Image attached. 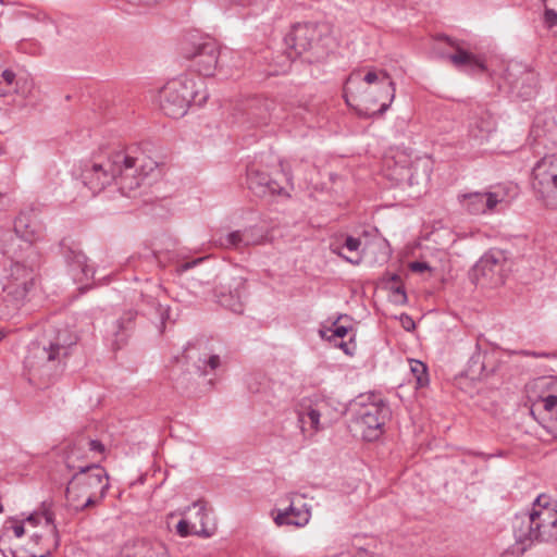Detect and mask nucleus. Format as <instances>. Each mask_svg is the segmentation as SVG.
I'll return each mask as SVG.
<instances>
[{
	"mask_svg": "<svg viewBox=\"0 0 557 557\" xmlns=\"http://www.w3.org/2000/svg\"><path fill=\"white\" fill-rule=\"evenodd\" d=\"M515 544L502 557H520L534 542L557 540V504L547 495H539L532 511L516 515L512 520Z\"/></svg>",
	"mask_w": 557,
	"mask_h": 557,
	"instance_id": "obj_1",
	"label": "nucleus"
},
{
	"mask_svg": "<svg viewBox=\"0 0 557 557\" xmlns=\"http://www.w3.org/2000/svg\"><path fill=\"white\" fill-rule=\"evenodd\" d=\"M76 342L77 336L67 327L57 330L42 344L30 346L25 367L34 377L49 382L63 370L70 349Z\"/></svg>",
	"mask_w": 557,
	"mask_h": 557,
	"instance_id": "obj_2",
	"label": "nucleus"
},
{
	"mask_svg": "<svg viewBox=\"0 0 557 557\" xmlns=\"http://www.w3.org/2000/svg\"><path fill=\"white\" fill-rule=\"evenodd\" d=\"M67 467L77 469L65 490L70 506L75 510H84L104 497L109 488V476L101 466H75L67 462Z\"/></svg>",
	"mask_w": 557,
	"mask_h": 557,
	"instance_id": "obj_3",
	"label": "nucleus"
},
{
	"mask_svg": "<svg viewBox=\"0 0 557 557\" xmlns=\"http://www.w3.org/2000/svg\"><path fill=\"white\" fill-rule=\"evenodd\" d=\"M135 150L126 149L111 153L109 165L115 172L113 182L122 195L132 197L145 180L157 169V163L143 153L135 156Z\"/></svg>",
	"mask_w": 557,
	"mask_h": 557,
	"instance_id": "obj_4",
	"label": "nucleus"
},
{
	"mask_svg": "<svg viewBox=\"0 0 557 557\" xmlns=\"http://www.w3.org/2000/svg\"><path fill=\"white\" fill-rule=\"evenodd\" d=\"M354 428L368 442L376 441L384 433V425L391 417V409L381 396L360 395L352 404Z\"/></svg>",
	"mask_w": 557,
	"mask_h": 557,
	"instance_id": "obj_5",
	"label": "nucleus"
},
{
	"mask_svg": "<svg viewBox=\"0 0 557 557\" xmlns=\"http://www.w3.org/2000/svg\"><path fill=\"white\" fill-rule=\"evenodd\" d=\"M362 82L368 85H375L379 95H375V88H369L360 99L359 114L367 117H375L383 115L391 107L395 99L396 87L395 82L385 70L370 67Z\"/></svg>",
	"mask_w": 557,
	"mask_h": 557,
	"instance_id": "obj_6",
	"label": "nucleus"
},
{
	"mask_svg": "<svg viewBox=\"0 0 557 557\" xmlns=\"http://www.w3.org/2000/svg\"><path fill=\"white\" fill-rule=\"evenodd\" d=\"M197 82L188 75H181L177 78L169 81L160 90V108L163 113L172 119L184 116L190 103L197 101L199 91Z\"/></svg>",
	"mask_w": 557,
	"mask_h": 557,
	"instance_id": "obj_7",
	"label": "nucleus"
},
{
	"mask_svg": "<svg viewBox=\"0 0 557 557\" xmlns=\"http://www.w3.org/2000/svg\"><path fill=\"white\" fill-rule=\"evenodd\" d=\"M534 386L540 394L533 399L530 412L544 429L557 436V380L541 377Z\"/></svg>",
	"mask_w": 557,
	"mask_h": 557,
	"instance_id": "obj_8",
	"label": "nucleus"
},
{
	"mask_svg": "<svg viewBox=\"0 0 557 557\" xmlns=\"http://www.w3.org/2000/svg\"><path fill=\"white\" fill-rule=\"evenodd\" d=\"M325 30V27L318 23H298L293 26L286 37V42L297 54L312 51L314 61H320L327 53V48L324 44Z\"/></svg>",
	"mask_w": 557,
	"mask_h": 557,
	"instance_id": "obj_9",
	"label": "nucleus"
},
{
	"mask_svg": "<svg viewBox=\"0 0 557 557\" xmlns=\"http://www.w3.org/2000/svg\"><path fill=\"white\" fill-rule=\"evenodd\" d=\"M532 188L547 208H557V154L541 158L532 169Z\"/></svg>",
	"mask_w": 557,
	"mask_h": 557,
	"instance_id": "obj_10",
	"label": "nucleus"
},
{
	"mask_svg": "<svg viewBox=\"0 0 557 557\" xmlns=\"http://www.w3.org/2000/svg\"><path fill=\"white\" fill-rule=\"evenodd\" d=\"M506 258L500 250H488L475 263L472 276L476 284L498 286L504 283Z\"/></svg>",
	"mask_w": 557,
	"mask_h": 557,
	"instance_id": "obj_11",
	"label": "nucleus"
},
{
	"mask_svg": "<svg viewBox=\"0 0 557 557\" xmlns=\"http://www.w3.org/2000/svg\"><path fill=\"white\" fill-rule=\"evenodd\" d=\"M33 272L21 263L12 264L10 275L3 283L4 300L18 308L33 286Z\"/></svg>",
	"mask_w": 557,
	"mask_h": 557,
	"instance_id": "obj_12",
	"label": "nucleus"
},
{
	"mask_svg": "<svg viewBox=\"0 0 557 557\" xmlns=\"http://www.w3.org/2000/svg\"><path fill=\"white\" fill-rule=\"evenodd\" d=\"M500 366L499 354L494 348H485L476 343L475 350L471 355L465 374L472 381L488 379L495 374Z\"/></svg>",
	"mask_w": 557,
	"mask_h": 557,
	"instance_id": "obj_13",
	"label": "nucleus"
},
{
	"mask_svg": "<svg viewBox=\"0 0 557 557\" xmlns=\"http://www.w3.org/2000/svg\"><path fill=\"white\" fill-rule=\"evenodd\" d=\"M221 55V48L213 39H208L195 47V51L188 55L191 67L202 76L211 77L215 74Z\"/></svg>",
	"mask_w": 557,
	"mask_h": 557,
	"instance_id": "obj_14",
	"label": "nucleus"
},
{
	"mask_svg": "<svg viewBox=\"0 0 557 557\" xmlns=\"http://www.w3.org/2000/svg\"><path fill=\"white\" fill-rule=\"evenodd\" d=\"M60 247L75 281L84 282L94 276V270L88 265V259L78 246L70 244L64 238L61 240Z\"/></svg>",
	"mask_w": 557,
	"mask_h": 557,
	"instance_id": "obj_15",
	"label": "nucleus"
},
{
	"mask_svg": "<svg viewBox=\"0 0 557 557\" xmlns=\"http://www.w3.org/2000/svg\"><path fill=\"white\" fill-rule=\"evenodd\" d=\"M459 202L465 211L470 214H484L492 211L497 203L503 202L504 198L495 193H469L458 197Z\"/></svg>",
	"mask_w": 557,
	"mask_h": 557,
	"instance_id": "obj_16",
	"label": "nucleus"
},
{
	"mask_svg": "<svg viewBox=\"0 0 557 557\" xmlns=\"http://www.w3.org/2000/svg\"><path fill=\"white\" fill-rule=\"evenodd\" d=\"M44 225L37 220L36 213L22 211L14 221L15 234L26 243L34 244L44 237Z\"/></svg>",
	"mask_w": 557,
	"mask_h": 557,
	"instance_id": "obj_17",
	"label": "nucleus"
},
{
	"mask_svg": "<svg viewBox=\"0 0 557 557\" xmlns=\"http://www.w3.org/2000/svg\"><path fill=\"white\" fill-rule=\"evenodd\" d=\"M82 177L85 186L96 195L113 182L115 172L112 171L109 161L106 164L94 163L83 170Z\"/></svg>",
	"mask_w": 557,
	"mask_h": 557,
	"instance_id": "obj_18",
	"label": "nucleus"
},
{
	"mask_svg": "<svg viewBox=\"0 0 557 557\" xmlns=\"http://www.w3.org/2000/svg\"><path fill=\"white\" fill-rule=\"evenodd\" d=\"M520 75L515 79H510L512 74L508 73L511 91L522 100L533 98L537 92L539 78L537 74L532 70H521Z\"/></svg>",
	"mask_w": 557,
	"mask_h": 557,
	"instance_id": "obj_19",
	"label": "nucleus"
},
{
	"mask_svg": "<svg viewBox=\"0 0 557 557\" xmlns=\"http://www.w3.org/2000/svg\"><path fill=\"white\" fill-rule=\"evenodd\" d=\"M187 510L196 511V516L199 518L200 525L198 527L196 522H190L187 519H182L176 524V532L183 537L188 536L190 534L210 536V533L207 532L206 530L205 523V518L207 517V509L205 503L201 500H197L193 503V505L189 506Z\"/></svg>",
	"mask_w": 557,
	"mask_h": 557,
	"instance_id": "obj_20",
	"label": "nucleus"
},
{
	"mask_svg": "<svg viewBox=\"0 0 557 557\" xmlns=\"http://www.w3.org/2000/svg\"><path fill=\"white\" fill-rule=\"evenodd\" d=\"M447 42L456 48L455 53L448 54V60L454 64L457 69H468L471 72H484L486 70L485 63L483 60L478 58L471 52L460 48L455 44L450 38L445 37Z\"/></svg>",
	"mask_w": 557,
	"mask_h": 557,
	"instance_id": "obj_21",
	"label": "nucleus"
},
{
	"mask_svg": "<svg viewBox=\"0 0 557 557\" xmlns=\"http://www.w3.org/2000/svg\"><path fill=\"white\" fill-rule=\"evenodd\" d=\"M310 519V510L304 508H296L290 505L284 511L278 510L274 517L276 525H294L304 527Z\"/></svg>",
	"mask_w": 557,
	"mask_h": 557,
	"instance_id": "obj_22",
	"label": "nucleus"
},
{
	"mask_svg": "<svg viewBox=\"0 0 557 557\" xmlns=\"http://www.w3.org/2000/svg\"><path fill=\"white\" fill-rule=\"evenodd\" d=\"M137 312L134 310L125 311L121 318L116 321V330L114 332L116 348H121L126 344L127 338L135 329V320Z\"/></svg>",
	"mask_w": 557,
	"mask_h": 557,
	"instance_id": "obj_23",
	"label": "nucleus"
},
{
	"mask_svg": "<svg viewBox=\"0 0 557 557\" xmlns=\"http://www.w3.org/2000/svg\"><path fill=\"white\" fill-rule=\"evenodd\" d=\"M219 242L220 245L224 248H232L237 250L260 243L250 236V230L233 231L225 236L220 237Z\"/></svg>",
	"mask_w": 557,
	"mask_h": 557,
	"instance_id": "obj_24",
	"label": "nucleus"
},
{
	"mask_svg": "<svg viewBox=\"0 0 557 557\" xmlns=\"http://www.w3.org/2000/svg\"><path fill=\"white\" fill-rule=\"evenodd\" d=\"M234 293L231 292L228 296L222 295L220 301L224 307H227L235 313H242L244 305L242 301L243 296L246 293V281L243 277L234 280Z\"/></svg>",
	"mask_w": 557,
	"mask_h": 557,
	"instance_id": "obj_25",
	"label": "nucleus"
},
{
	"mask_svg": "<svg viewBox=\"0 0 557 557\" xmlns=\"http://www.w3.org/2000/svg\"><path fill=\"white\" fill-rule=\"evenodd\" d=\"M271 107L272 102L268 100L253 103L248 111L251 123L256 126L267 125L271 119Z\"/></svg>",
	"mask_w": 557,
	"mask_h": 557,
	"instance_id": "obj_26",
	"label": "nucleus"
},
{
	"mask_svg": "<svg viewBox=\"0 0 557 557\" xmlns=\"http://www.w3.org/2000/svg\"><path fill=\"white\" fill-rule=\"evenodd\" d=\"M270 175L263 171L250 168L247 171L248 188L258 197H264V184L269 182Z\"/></svg>",
	"mask_w": 557,
	"mask_h": 557,
	"instance_id": "obj_27",
	"label": "nucleus"
},
{
	"mask_svg": "<svg viewBox=\"0 0 557 557\" xmlns=\"http://www.w3.org/2000/svg\"><path fill=\"white\" fill-rule=\"evenodd\" d=\"M325 407L324 401L317 403L314 407H309L307 411H300L298 413V420L302 424H310L312 431L317 432L321 429L320 418L322 416V409Z\"/></svg>",
	"mask_w": 557,
	"mask_h": 557,
	"instance_id": "obj_28",
	"label": "nucleus"
},
{
	"mask_svg": "<svg viewBox=\"0 0 557 557\" xmlns=\"http://www.w3.org/2000/svg\"><path fill=\"white\" fill-rule=\"evenodd\" d=\"M86 446H88L90 451L99 454H103L106 449L104 445L98 440L81 437L69 448L66 462H72L74 458H78L79 450Z\"/></svg>",
	"mask_w": 557,
	"mask_h": 557,
	"instance_id": "obj_29",
	"label": "nucleus"
},
{
	"mask_svg": "<svg viewBox=\"0 0 557 557\" xmlns=\"http://www.w3.org/2000/svg\"><path fill=\"white\" fill-rule=\"evenodd\" d=\"M132 547L137 552V555H140L141 557H168L166 550L161 544L138 541Z\"/></svg>",
	"mask_w": 557,
	"mask_h": 557,
	"instance_id": "obj_30",
	"label": "nucleus"
},
{
	"mask_svg": "<svg viewBox=\"0 0 557 557\" xmlns=\"http://www.w3.org/2000/svg\"><path fill=\"white\" fill-rule=\"evenodd\" d=\"M496 124L494 117L488 112H485L474 122L472 132L476 129L478 133H474V136L484 138L494 132Z\"/></svg>",
	"mask_w": 557,
	"mask_h": 557,
	"instance_id": "obj_31",
	"label": "nucleus"
},
{
	"mask_svg": "<svg viewBox=\"0 0 557 557\" xmlns=\"http://www.w3.org/2000/svg\"><path fill=\"white\" fill-rule=\"evenodd\" d=\"M416 168H413L412 165L411 166H408V168H400V171L398 173H395L396 176H395V180L400 183V182H408L409 185H414V184H420L421 181H424L426 182L428 181V173L426 172H423V174L421 175V177H419L416 173Z\"/></svg>",
	"mask_w": 557,
	"mask_h": 557,
	"instance_id": "obj_32",
	"label": "nucleus"
},
{
	"mask_svg": "<svg viewBox=\"0 0 557 557\" xmlns=\"http://www.w3.org/2000/svg\"><path fill=\"white\" fill-rule=\"evenodd\" d=\"M18 85L16 75L11 70L0 71V97L7 96Z\"/></svg>",
	"mask_w": 557,
	"mask_h": 557,
	"instance_id": "obj_33",
	"label": "nucleus"
},
{
	"mask_svg": "<svg viewBox=\"0 0 557 557\" xmlns=\"http://www.w3.org/2000/svg\"><path fill=\"white\" fill-rule=\"evenodd\" d=\"M410 370L416 379L417 387H424L429 384L428 368L422 361L410 360Z\"/></svg>",
	"mask_w": 557,
	"mask_h": 557,
	"instance_id": "obj_34",
	"label": "nucleus"
},
{
	"mask_svg": "<svg viewBox=\"0 0 557 557\" xmlns=\"http://www.w3.org/2000/svg\"><path fill=\"white\" fill-rule=\"evenodd\" d=\"M221 360L218 355H211L208 358L199 359L197 368L201 375H207V368L209 367L211 371H214L220 367Z\"/></svg>",
	"mask_w": 557,
	"mask_h": 557,
	"instance_id": "obj_35",
	"label": "nucleus"
},
{
	"mask_svg": "<svg viewBox=\"0 0 557 557\" xmlns=\"http://www.w3.org/2000/svg\"><path fill=\"white\" fill-rule=\"evenodd\" d=\"M150 302L159 318V323H160L159 330L162 333L165 329L166 321L170 319V307L163 306L160 302L154 301L153 299H151Z\"/></svg>",
	"mask_w": 557,
	"mask_h": 557,
	"instance_id": "obj_36",
	"label": "nucleus"
},
{
	"mask_svg": "<svg viewBox=\"0 0 557 557\" xmlns=\"http://www.w3.org/2000/svg\"><path fill=\"white\" fill-rule=\"evenodd\" d=\"M275 195L289 197L284 187H282L275 180L269 178V182H265L264 184V197Z\"/></svg>",
	"mask_w": 557,
	"mask_h": 557,
	"instance_id": "obj_37",
	"label": "nucleus"
},
{
	"mask_svg": "<svg viewBox=\"0 0 557 557\" xmlns=\"http://www.w3.org/2000/svg\"><path fill=\"white\" fill-rule=\"evenodd\" d=\"M544 24L547 28H553L557 25V12L553 9L546 8L544 11Z\"/></svg>",
	"mask_w": 557,
	"mask_h": 557,
	"instance_id": "obj_38",
	"label": "nucleus"
},
{
	"mask_svg": "<svg viewBox=\"0 0 557 557\" xmlns=\"http://www.w3.org/2000/svg\"><path fill=\"white\" fill-rule=\"evenodd\" d=\"M206 258H197V259H194L191 261H187V262H184V263H181L176 267V273L177 274H182L186 271H188L189 269L198 265L199 263H201L202 261H205Z\"/></svg>",
	"mask_w": 557,
	"mask_h": 557,
	"instance_id": "obj_39",
	"label": "nucleus"
},
{
	"mask_svg": "<svg viewBox=\"0 0 557 557\" xmlns=\"http://www.w3.org/2000/svg\"><path fill=\"white\" fill-rule=\"evenodd\" d=\"M394 295V301L397 304H405L407 301V295L403 286H396L392 288Z\"/></svg>",
	"mask_w": 557,
	"mask_h": 557,
	"instance_id": "obj_40",
	"label": "nucleus"
},
{
	"mask_svg": "<svg viewBox=\"0 0 557 557\" xmlns=\"http://www.w3.org/2000/svg\"><path fill=\"white\" fill-rule=\"evenodd\" d=\"M361 246V239L352 236H347L345 239L344 247L349 251H357Z\"/></svg>",
	"mask_w": 557,
	"mask_h": 557,
	"instance_id": "obj_41",
	"label": "nucleus"
},
{
	"mask_svg": "<svg viewBox=\"0 0 557 557\" xmlns=\"http://www.w3.org/2000/svg\"><path fill=\"white\" fill-rule=\"evenodd\" d=\"M409 269L412 272L421 273L423 271L431 270V267L426 262L413 261L409 263Z\"/></svg>",
	"mask_w": 557,
	"mask_h": 557,
	"instance_id": "obj_42",
	"label": "nucleus"
},
{
	"mask_svg": "<svg viewBox=\"0 0 557 557\" xmlns=\"http://www.w3.org/2000/svg\"><path fill=\"white\" fill-rule=\"evenodd\" d=\"M332 251L334 253H336L337 256H339L341 258H343L345 261L351 263V264H359L361 262V257H356V258H352L351 256H346L344 255L341 250L338 249H333L332 248Z\"/></svg>",
	"mask_w": 557,
	"mask_h": 557,
	"instance_id": "obj_43",
	"label": "nucleus"
},
{
	"mask_svg": "<svg viewBox=\"0 0 557 557\" xmlns=\"http://www.w3.org/2000/svg\"><path fill=\"white\" fill-rule=\"evenodd\" d=\"M44 518H45L47 524H51L52 525V532L57 533V527L54 524V515H53V512H51L50 510H45L44 511Z\"/></svg>",
	"mask_w": 557,
	"mask_h": 557,
	"instance_id": "obj_44",
	"label": "nucleus"
},
{
	"mask_svg": "<svg viewBox=\"0 0 557 557\" xmlns=\"http://www.w3.org/2000/svg\"><path fill=\"white\" fill-rule=\"evenodd\" d=\"M400 319H401L403 326L405 327V330L410 331V330L414 329V322L409 315L403 314Z\"/></svg>",
	"mask_w": 557,
	"mask_h": 557,
	"instance_id": "obj_45",
	"label": "nucleus"
},
{
	"mask_svg": "<svg viewBox=\"0 0 557 557\" xmlns=\"http://www.w3.org/2000/svg\"><path fill=\"white\" fill-rule=\"evenodd\" d=\"M129 3L136 4V5H154L159 3L161 0H127Z\"/></svg>",
	"mask_w": 557,
	"mask_h": 557,
	"instance_id": "obj_46",
	"label": "nucleus"
},
{
	"mask_svg": "<svg viewBox=\"0 0 557 557\" xmlns=\"http://www.w3.org/2000/svg\"><path fill=\"white\" fill-rule=\"evenodd\" d=\"M347 333H348V329L343 325L336 326L335 330L333 331V335L336 337H339V338L345 337L347 335Z\"/></svg>",
	"mask_w": 557,
	"mask_h": 557,
	"instance_id": "obj_47",
	"label": "nucleus"
},
{
	"mask_svg": "<svg viewBox=\"0 0 557 557\" xmlns=\"http://www.w3.org/2000/svg\"><path fill=\"white\" fill-rule=\"evenodd\" d=\"M119 557H141L140 555H137V552L134 550L133 547H125Z\"/></svg>",
	"mask_w": 557,
	"mask_h": 557,
	"instance_id": "obj_48",
	"label": "nucleus"
},
{
	"mask_svg": "<svg viewBox=\"0 0 557 557\" xmlns=\"http://www.w3.org/2000/svg\"><path fill=\"white\" fill-rule=\"evenodd\" d=\"M359 78V74L357 73H352L349 75L347 82H346V86H345V94H347L348 89H349V85L352 84L355 81H357Z\"/></svg>",
	"mask_w": 557,
	"mask_h": 557,
	"instance_id": "obj_49",
	"label": "nucleus"
},
{
	"mask_svg": "<svg viewBox=\"0 0 557 557\" xmlns=\"http://www.w3.org/2000/svg\"><path fill=\"white\" fill-rule=\"evenodd\" d=\"M13 533L16 537H22L25 533L24 527L22 524H15L13 527Z\"/></svg>",
	"mask_w": 557,
	"mask_h": 557,
	"instance_id": "obj_50",
	"label": "nucleus"
},
{
	"mask_svg": "<svg viewBox=\"0 0 557 557\" xmlns=\"http://www.w3.org/2000/svg\"><path fill=\"white\" fill-rule=\"evenodd\" d=\"M339 347H341L342 349H344V351H345L347 355H351V352H350V351H349V349H348V344H346V343H342V344H339Z\"/></svg>",
	"mask_w": 557,
	"mask_h": 557,
	"instance_id": "obj_51",
	"label": "nucleus"
},
{
	"mask_svg": "<svg viewBox=\"0 0 557 557\" xmlns=\"http://www.w3.org/2000/svg\"><path fill=\"white\" fill-rule=\"evenodd\" d=\"M391 281L396 283V282H399V281H400V277H399V275H397V274H393V275L391 276Z\"/></svg>",
	"mask_w": 557,
	"mask_h": 557,
	"instance_id": "obj_52",
	"label": "nucleus"
},
{
	"mask_svg": "<svg viewBox=\"0 0 557 557\" xmlns=\"http://www.w3.org/2000/svg\"><path fill=\"white\" fill-rule=\"evenodd\" d=\"M5 337L4 331L0 330V342Z\"/></svg>",
	"mask_w": 557,
	"mask_h": 557,
	"instance_id": "obj_53",
	"label": "nucleus"
},
{
	"mask_svg": "<svg viewBox=\"0 0 557 557\" xmlns=\"http://www.w3.org/2000/svg\"><path fill=\"white\" fill-rule=\"evenodd\" d=\"M27 521H29V522H32V523H35V518H34L33 516H29V517L27 518Z\"/></svg>",
	"mask_w": 557,
	"mask_h": 557,
	"instance_id": "obj_54",
	"label": "nucleus"
},
{
	"mask_svg": "<svg viewBox=\"0 0 557 557\" xmlns=\"http://www.w3.org/2000/svg\"><path fill=\"white\" fill-rule=\"evenodd\" d=\"M206 98H207L206 96H202V97L198 100V102L200 103V102L205 101V100H206Z\"/></svg>",
	"mask_w": 557,
	"mask_h": 557,
	"instance_id": "obj_55",
	"label": "nucleus"
},
{
	"mask_svg": "<svg viewBox=\"0 0 557 557\" xmlns=\"http://www.w3.org/2000/svg\"><path fill=\"white\" fill-rule=\"evenodd\" d=\"M2 510H3L2 505H0V511H2Z\"/></svg>",
	"mask_w": 557,
	"mask_h": 557,
	"instance_id": "obj_56",
	"label": "nucleus"
}]
</instances>
